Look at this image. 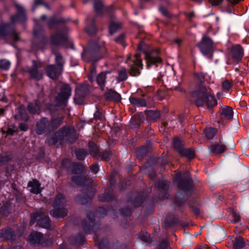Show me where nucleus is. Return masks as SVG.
I'll list each match as a JSON object with an SVG mask.
<instances>
[{
    "instance_id": "1",
    "label": "nucleus",
    "mask_w": 249,
    "mask_h": 249,
    "mask_svg": "<svg viewBox=\"0 0 249 249\" xmlns=\"http://www.w3.org/2000/svg\"><path fill=\"white\" fill-rule=\"evenodd\" d=\"M193 96L195 98L196 104L198 107L206 105L211 107L217 104V101L211 89L203 86H201L197 90L193 93Z\"/></svg>"
},
{
    "instance_id": "2",
    "label": "nucleus",
    "mask_w": 249,
    "mask_h": 249,
    "mask_svg": "<svg viewBox=\"0 0 249 249\" xmlns=\"http://www.w3.org/2000/svg\"><path fill=\"white\" fill-rule=\"evenodd\" d=\"M72 172L75 174V176L72 178V181L76 184L81 186L89 185L92 183L91 178H87L83 177L84 172V167L81 164L74 163L73 164Z\"/></svg>"
},
{
    "instance_id": "3",
    "label": "nucleus",
    "mask_w": 249,
    "mask_h": 249,
    "mask_svg": "<svg viewBox=\"0 0 249 249\" xmlns=\"http://www.w3.org/2000/svg\"><path fill=\"white\" fill-rule=\"evenodd\" d=\"M63 120L62 117L59 119H53L50 123L46 118H42L36 124V132L38 134H42L47 129H53L60 125V122Z\"/></svg>"
},
{
    "instance_id": "4",
    "label": "nucleus",
    "mask_w": 249,
    "mask_h": 249,
    "mask_svg": "<svg viewBox=\"0 0 249 249\" xmlns=\"http://www.w3.org/2000/svg\"><path fill=\"white\" fill-rule=\"evenodd\" d=\"M0 37L8 38L14 41L19 39L18 34L15 30L12 23L0 25Z\"/></svg>"
},
{
    "instance_id": "5",
    "label": "nucleus",
    "mask_w": 249,
    "mask_h": 249,
    "mask_svg": "<svg viewBox=\"0 0 249 249\" xmlns=\"http://www.w3.org/2000/svg\"><path fill=\"white\" fill-rule=\"evenodd\" d=\"M201 53L207 58L212 59L213 52V43L211 38L204 36L199 45Z\"/></svg>"
},
{
    "instance_id": "6",
    "label": "nucleus",
    "mask_w": 249,
    "mask_h": 249,
    "mask_svg": "<svg viewBox=\"0 0 249 249\" xmlns=\"http://www.w3.org/2000/svg\"><path fill=\"white\" fill-rule=\"evenodd\" d=\"M130 58L131 55L129 54L127 56L126 63L131 65L130 74L132 76H137L140 73V70L142 68V60L140 58V54H135L132 64L129 63V61H130Z\"/></svg>"
},
{
    "instance_id": "7",
    "label": "nucleus",
    "mask_w": 249,
    "mask_h": 249,
    "mask_svg": "<svg viewBox=\"0 0 249 249\" xmlns=\"http://www.w3.org/2000/svg\"><path fill=\"white\" fill-rule=\"evenodd\" d=\"M37 222V225L41 227L48 228L49 227V217L42 212L36 213L31 216L30 223L34 224Z\"/></svg>"
},
{
    "instance_id": "8",
    "label": "nucleus",
    "mask_w": 249,
    "mask_h": 249,
    "mask_svg": "<svg viewBox=\"0 0 249 249\" xmlns=\"http://www.w3.org/2000/svg\"><path fill=\"white\" fill-rule=\"evenodd\" d=\"M42 67V64L39 61H33V67L29 70L31 77L36 80H39L42 78L43 73L37 70Z\"/></svg>"
},
{
    "instance_id": "9",
    "label": "nucleus",
    "mask_w": 249,
    "mask_h": 249,
    "mask_svg": "<svg viewBox=\"0 0 249 249\" xmlns=\"http://www.w3.org/2000/svg\"><path fill=\"white\" fill-rule=\"evenodd\" d=\"M71 95V89L68 85H64L62 88L60 93L57 97V100L60 103H64Z\"/></svg>"
},
{
    "instance_id": "10",
    "label": "nucleus",
    "mask_w": 249,
    "mask_h": 249,
    "mask_svg": "<svg viewBox=\"0 0 249 249\" xmlns=\"http://www.w3.org/2000/svg\"><path fill=\"white\" fill-rule=\"evenodd\" d=\"M15 6L17 8L18 14L17 15L13 16L11 17L12 23H14L17 21H24L26 19V17L24 12V9L19 5L16 4Z\"/></svg>"
},
{
    "instance_id": "11",
    "label": "nucleus",
    "mask_w": 249,
    "mask_h": 249,
    "mask_svg": "<svg viewBox=\"0 0 249 249\" xmlns=\"http://www.w3.org/2000/svg\"><path fill=\"white\" fill-rule=\"evenodd\" d=\"M231 53L233 62L235 63H238L243 56V51L240 45L233 46L232 48Z\"/></svg>"
},
{
    "instance_id": "12",
    "label": "nucleus",
    "mask_w": 249,
    "mask_h": 249,
    "mask_svg": "<svg viewBox=\"0 0 249 249\" xmlns=\"http://www.w3.org/2000/svg\"><path fill=\"white\" fill-rule=\"evenodd\" d=\"M46 71L47 75L50 78L55 79L59 76L62 71H60V70L55 65H51L46 67Z\"/></svg>"
},
{
    "instance_id": "13",
    "label": "nucleus",
    "mask_w": 249,
    "mask_h": 249,
    "mask_svg": "<svg viewBox=\"0 0 249 249\" xmlns=\"http://www.w3.org/2000/svg\"><path fill=\"white\" fill-rule=\"evenodd\" d=\"M110 78V81H113L114 78L110 72H102L96 77V82L99 86H104L106 79Z\"/></svg>"
},
{
    "instance_id": "14",
    "label": "nucleus",
    "mask_w": 249,
    "mask_h": 249,
    "mask_svg": "<svg viewBox=\"0 0 249 249\" xmlns=\"http://www.w3.org/2000/svg\"><path fill=\"white\" fill-rule=\"evenodd\" d=\"M145 59L147 67H149L151 65H157L161 62L160 58L153 53H146Z\"/></svg>"
},
{
    "instance_id": "15",
    "label": "nucleus",
    "mask_w": 249,
    "mask_h": 249,
    "mask_svg": "<svg viewBox=\"0 0 249 249\" xmlns=\"http://www.w3.org/2000/svg\"><path fill=\"white\" fill-rule=\"evenodd\" d=\"M40 185L38 180L34 179L28 182V186L30 188V191L31 193L38 194L41 191Z\"/></svg>"
},
{
    "instance_id": "16",
    "label": "nucleus",
    "mask_w": 249,
    "mask_h": 249,
    "mask_svg": "<svg viewBox=\"0 0 249 249\" xmlns=\"http://www.w3.org/2000/svg\"><path fill=\"white\" fill-rule=\"evenodd\" d=\"M248 240L244 241L243 238L240 236L236 237L233 242V246L235 249H246L249 246Z\"/></svg>"
},
{
    "instance_id": "17",
    "label": "nucleus",
    "mask_w": 249,
    "mask_h": 249,
    "mask_svg": "<svg viewBox=\"0 0 249 249\" xmlns=\"http://www.w3.org/2000/svg\"><path fill=\"white\" fill-rule=\"evenodd\" d=\"M43 240V236L40 232L34 231L30 235L29 241L32 244H40Z\"/></svg>"
},
{
    "instance_id": "18",
    "label": "nucleus",
    "mask_w": 249,
    "mask_h": 249,
    "mask_svg": "<svg viewBox=\"0 0 249 249\" xmlns=\"http://www.w3.org/2000/svg\"><path fill=\"white\" fill-rule=\"evenodd\" d=\"M209 149L211 154L216 155L223 152L226 150V146L222 144H214L210 146Z\"/></svg>"
},
{
    "instance_id": "19",
    "label": "nucleus",
    "mask_w": 249,
    "mask_h": 249,
    "mask_svg": "<svg viewBox=\"0 0 249 249\" xmlns=\"http://www.w3.org/2000/svg\"><path fill=\"white\" fill-rule=\"evenodd\" d=\"M130 103L133 105L137 107H145L146 102L145 100L142 98H136L134 97H130L129 98Z\"/></svg>"
},
{
    "instance_id": "20",
    "label": "nucleus",
    "mask_w": 249,
    "mask_h": 249,
    "mask_svg": "<svg viewBox=\"0 0 249 249\" xmlns=\"http://www.w3.org/2000/svg\"><path fill=\"white\" fill-rule=\"evenodd\" d=\"M39 103L36 101L35 103H29L28 106L29 111L33 114H38L40 112Z\"/></svg>"
},
{
    "instance_id": "21",
    "label": "nucleus",
    "mask_w": 249,
    "mask_h": 249,
    "mask_svg": "<svg viewBox=\"0 0 249 249\" xmlns=\"http://www.w3.org/2000/svg\"><path fill=\"white\" fill-rule=\"evenodd\" d=\"M67 213V211L62 208H56L55 210L51 211V214L55 217H63Z\"/></svg>"
},
{
    "instance_id": "22",
    "label": "nucleus",
    "mask_w": 249,
    "mask_h": 249,
    "mask_svg": "<svg viewBox=\"0 0 249 249\" xmlns=\"http://www.w3.org/2000/svg\"><path fill=\"white\" fill-rule=\"evenodd\" d=\"M106 98L108 100L119 101L121 99V96L115 91L109 90L105 94Z\"/></svg>"
},
{
    "instance_id": "23",
    "label": "nucleus",
    "mask_w": 249,
    "mask_h": 249,
    "mask_svg": "<svg viewBox=\"0 0 249 249\" xmlns=\"http://www.w3.org/2000/svg\"><path fill=\"white\" fill-rule=\"evenodd\" d=\"M227 119H231L233 117V110L229 107H225L221 109V113Z\"/></svg>"
},
{
    "instance_id": "24",
    "label": "nucleus",
    "mask_w": 249,
    "mask_h": 249,
    "mask_svg": "<svg viewBox=\"0 0 249 249\" xmlns=\"http://www.w3.org/2000/svg\"><path fill=\"white\" fill-rule=\"evenodd\" d=\"M65 203V199L62 194H58L53 202V206L54 208H57L58 207L62 206Z\"/></svg>"
},
{
    "instance_id": "25",
    "label": "nucleus",
    "mask_w": 249,
    "mask_h": 249,
    "mask_svg": "<svg viewBox=\"0 0 249 249\" xmlns=\"http://www.w3.org/2000/svg\"><path fill=\"white\" fill-rule=\"evenodd\" d=\"M217 130L213 128H207L204 131V134L207 139L210 140L213 139L216 134Z\"/></svg>"
},
{
    "instance_id": "26",
    "label": "nucleus",
    "mask_w": 249,
    "mask_h": 249,
    "mask_svg": "<svg viewBox=\"0 0 249 249\" xmlns=\"http://www.w3.org/2000/svg\"><path fill=\"white\" fill-rule=\"evenodd\" d=\"M55 61L57 65V66L56 67L58 68L59 70H60V71H62L63 65L64 64V61L63 60V58L62 55L59 53H55Z\"/></svg>"
},
{
    "instance_id": "27",
    "label": "nucleus",
    "mask_w": 249,
    "mask_h": 249,
    "mask_svg": "<svg viewBox=\"0 0 249 249\" xmlns=\"http://www.w3.org/2000/svg\"><path fill=\"white\" fill-rule=\"evenodd\" d=\"M18 114H17L16 115V117L17 118H20V119L24 120H27L28 119V116L25 112L24 108L22 106L19 107L18 108Z\"/></svg>"
},
{
    "instance_id": "28",
    "label": "nucleus",
    "mask_w": 249,
    "mask_h": 249,
    "mask_svg": "<svg viewBox=\"0 0 249 249\" xmlns=\"http://www.w3.org/2000/svg\"><path fill=\"white\" fill-rule=\"evenodd\" d=\"M10 205L9 202H5L3 203L2 206L0 207V213L3 215H7L10 212Z\"/></svg>"
},
{
    "instance_id": "29",
    "label": "nucleus",
    "mask_w": 249,
    "mask_h": 249,
    "mask_svg": "<svg viewBox=\"0 0 249 249\" xmlns=\"http://www.w3.org/2000/svg\"><path fill=\"white\" fill-rule=\"evenodd\" d=\"M14 233L11 229H7L1 232V236L7 240H13L14 239Z\"/></svg>"
},
{
    "instance_id": "30",
    "label": "nucleus",
    "mask_w": 249,
    "mask_h": 249,
    "mask_svg": "<svg viewBox=\"0 0 249 249\" xmlns=\"http://www.w3.org/2000/svg\"><path fill=\"white\" fill-rule=\"evenodd\" d=\"M122 27V24L120 22H112L109 26V31L111 34H113Z\"/></svg>"
},
{
    "instance_id": "31",
    "label": "nucleus",
    "mask_w": 249,
    "mask_h": 249,
    "mask_svg": "<svg viewBox=\"0 0 249 249\" xmlns=\"http://www.w3.org/2000/svg\"><path fill=\"white\" fill-rule=\"evenodd\" d=\"M63 39V36L61 34H56L52 36L51 42L53 44L59 45Z\"/></svg>"
},
{
    "instance_id": "32",
    "label": "nucleus",
    "mask_w": 249,
    "mask_h": 249,
    "mask_svg": "<svg viewBox=\"0 0 249 249\" xmlns=\"http://www.w3.org/2000/svg\"><path fill=\"white\" fill-rule=\"evenodd\" d=\"M173 145L176 149H177L179 153L182 150V147L183 146L182 142L178 138H175L173 142Z\"/></svg>"
},
{
    "instance_id": "33",
    "label": "nucleus",
    "mask_w": 249,
    "mask_h": 249,
    "mask_svg": "<svg viewBox=\"0 0 249 249\" xmlns=\"http://www.w3.org/2000/svg\"><path fill=\"white\" fill-rule=\"evenodd\" d=\"M118 82L125 80L127 79V74L126 70L124 68H122L119 71L118 76L117 78Z\"/></svg>"
},
{
    "instance_id": "34",
    "label": "nucleus",
    "mask_w": 249,
    "mask_h": 249,
    "mask_svg": "<svg viewBox=\"0 0 249 249\" xmlns=\"http://www.w3.org/2000/svg\"><path fill=\"white\" fill-rule=\"evenodd\" d=\"M180 153L188 159H192L194 157V150L191 149L184 150L182 149Z\"/></svg>"
},
{
    "instance_id": "35",
    "label": "nucleus",
    "mask_w": 249,
    "mask_h": 249,
    "mask_svg": "<svg viewBox=\"0 0 249 249\" xmlns=\"http://www.w3.org/2000/svg\"><path fill=\"white\" fill-rule=\"evenodd\" d=\"M87 154V152L84 149H79L76 151V157L80 160H83Z\"/></svg>"
},
{
    "instance_id": "36",
    "label": "nucleus",
    "mask_w": 249,
    "mask_h": 249,
    "mask_svg": "<svg viewBox=\"0 0 249 249\" xmlns=\"http://www.w3.org/2000/svg\"><path fill=\"white\" fill-rule=\"evenodd\" d=\"M94 7L96 13L100 14L103 9L102 2L100 0H95L94 2Z\"/></svg>"
},
{
    "instance_id": "37",
    "label": "nucleus",
    "mask_w": 249,
    "mask_h": 249,
    "mask_svg": "<svg viewBox=\"0 0 249 249\" xmlns=\"http://www.w3.org/2000/svg\"><path fill=\"white\" fill-rule=\"evenodd\" d=\"M10 66V63L9 61L2 59L0 60V68L7 70L9 69Z\"/></svg>"
},
{
    "instance_id": "38",
    "label": "nucleus",
    "mask_w": 249,
    "mask_h": 249,
    "mask_svg": "<svg viewBox=\"0 0 249 249\" xmlns=\"http://www.w3.org/2000/svg\"><path fill=\"white\" fill-rule=\"evenodd\" d=\"M86 32L89 34H93L96 32V29L94 25H92L90 26H87L86 28Z\"/></svg>"
},
{
    "instance_id": "39",
    "label": "nucleus",
    "mask_w": 249,
    "mask_h": 249,
    "mask_svg": "<svg viewBox=\"0 0 249 249\" xmlns=\"http://www.w3.org/2000/svg\"><path fill=\"white\" fill-rule=\"evenodd\" d=\"M69 128L68 127L64 128L63 130H60L59 132L57 133L58 135L60 137H63L64 136H67L69 132Z\"/></svg>"
},
{
    "instance_id": "40",
    "label": "nucleus",
    "mask_w": 249,
    "mask_h": 249,
    "mask_svg": "<svg viewBox=\"0 0 249 249\" xmlns=\"http://www.w3.org/2000/svg\"><path fill=\"white\" fill-rule=\"evenodd\" d=\"M17 127L13 125H11L9 126L8 130H7V133L10 135H12L14 132L17 131Z\"/></svg>"
},
{
    "instance_id": "41",
    "label": "nucleus",
    "mask_w": 249,
    "mask_h": 249,
    "mask_svg": "<svg viewBox=\"0 0 249 249\" xmlns=\"http://www.w3.org/2000/svg\"><path fill=\"white\" fill-rule=\"evenodd\" d=\"M231 87V83L227 80H225L222 84V87L224 89L228 90Z\"/></svg>"
},
{
    "instance_id": "42",
    "label": "nucleus",
    "mask_w": 249,
    "mask_h": 249,
    "mask_svg": "<svg viewBox=\"0 0 249 249\" xmlns=\"http://www.w3.org/2000/svg\"><path fill=\"white\" fill-rule=\"evenodd\" d=\"M124 35H121L115 40L117 43H120L124 45Z\"/></svg>"
},
{
    "instance_id": "43",
    "label": "nucleus",
    "mask_w": 249,
    "mask_h": 249,
    "mask_svg": "<svg viewBox=\"0 0 249 249\" xmlns=\"http://www.w3.org/2000/svg\"><path fill=\"white\" fill-rule=\"evenodd\" d=\"M148 115L153 116L154 119H156L160 117V113L158 112H154L153 111H149L148 112Z\"/></svg>"
},
{
    "instance_id": "44",
    "label": "nucleus",
    "mask_w": 249,
    "mask_h": 249,
    "mask_svg": "<svg viewBox=\"0 0 249 249\" xmlns=\"http://www.w3.org/2000/svg\"><path fill=\"white\" fill-rule=\"evenodd\" d=\"M90 169L94 173H97L99 170V166L97 164H95L91 166Z\"/></svg>"
},
{
    "instance_id": "45",
    "label": "nucleus",
    "mask_w": 249,
    "mask_h": 249,
    "mask_svg": "<svg viewBox=\"0 0 249 249\" xmlns=\"http://www.w3.org/2000/svg\"><path fill=\"white\" fill-rule=\"evenodd\" d=\"M159 10L162 14L163 15L167 17L168 16V12L166 8L161 6L160 7Z\"/></svg>"
},
{
    "instance_id": "46",
    "label": "nucleus",
    "mask_w": 249,
    "mask_h": 249,
    "mask_svg": "<svg viewBox=\"0 0 249 249\" xmlns=\"http://www.w3.org/2000/svg\"><path fill=\"white\" fill-rule=\"evenodd\" d=\"M223 0H209L210 2L213 5H218L220 4Z\"/></svg>"
},
{
    "instance_id": "47",
    "label": "nucleus",
    "mask_w": 249,
    "mask_h": 249,
    "mask_svg": "<svg viewBox=\"0 0 249 249\" xmlns=\"http://www.w3.org/2000/svg\"><path fill=\"white\" fill-rule=\"evenodd\" d=\"M19 128L21 130L24 131H27L28 130V125L26 124H20L19 125Z\"/></svg>"
},
{
    "instance_id": "48",
    "label": "nucleus",
    "mask_w": 249,
    "mask_h": 249,
    "mask_svg": "<svg viewBox=\"0 0 249 249\" xmlns=\"http://www.w3.org/2000/svg\"><path fill=\"white\" fill-rule=\"evenodd\" d=\"M92 196L93 195L89 197L88 198L86 199V200L81 198L80 200H79L80 202L82 204H85L86 203H87L91 199V196Z\"/></svg>"
},
{
    "instance_id": "49",
    "label": "nucleus",
    "mask_w": 249,
    "mask_h": 249,
    "mask_svg": "<svg viewBox=\"0 0 249 249\" xmlns=\"http://www.w3.org/2000/svg\"><path fill=\"white\" fill-rule=\"evenodd\" d=\"M145 45L143 42H141L138 46L137 49L139 51H143V47Z\"/></svg>"
},
{
    "instance_id": "50",
    "label": "nucleus",
    "mask_w": 249,
    "mask_h": 249,
    "mask_svg": "<svg viewBox=\"0 0 249 249\" xmlns=\"http://www.w3.org/2000/svg\"><path fill=\"white\" fill-rule=\"evenodd\" d=\"M232 4H235L238 3L241 0H227Z\"/></svg>"
},
{
    "instance_id": "51",
    "label": "nucleus",
    "mask_w": 249,
    "mask_h": 249,
    "mask_svg": "<svg viewBox=\"0 0 249 249\" xmlns=\"http://www.w3.org/2000/svg\"><path fill=\"white\" fill-rule=\"evenodd\" d=\"M233 215H234V216L235 218L234 221L235 222L238 221L240 218L239 215L238 214H237V213H233Z\"/></svg>"
},
{
    "instance_id": "52",
    "label": "nucleus",
    "mask_w": 249,
    "mask_h": 249,
    "mask_svg": "<svg viewBox=\"0 0 249 249\" xmlns=\"http://www.w3.org/2000/svg\"><path fill=\"white\" fill-rule=\"evenodd\" d=\"M94 74V72L93 71H92L91 72V74L90 75H89V80L92 82L93 81V77H92V75Z\"/></svg>"
},
{
    "instance_id": "53",
    "label": "nucleus",
    "mask_w": 249,
    "mask_h": 249,
    "mask_svg": "<svg viewBox=\"0 0 249 249\" xmlns=\"http://www.w3.org/2000/svg\"><path fill=\"white\" fill-rule=\"evenodd\" d=\"M99 115H100V113L99 111H96L95 113H94V117L97 118V119H101V118L99 116Z\"/></svg>"
},
{
    "instance_id": "54",
    "label": "nucleus",
    "mask_w": 249,
    "mask_h": 249,
    "mask_svg": "<svg viewBox=\"0 0 249 249\" xmlns=\"http://www.w3.org/2000/svg\"><path fill=\"white\" fill-rule=\"evenodd\" d=\"M92 47H93V49L94 50H95V51H98L99 50V47L96 44H95Z\"/></svg>"
},
{
    "instance_id": "55",
    "label": "nucleus",
    "mask_w": 249,
    "mask_h": 249,
    "mask_svg": "<svg viewBox=\"0 0 249 249\" xmlns=\"http://www.w3.org/2000/svg\"><path fill=\"white\" fill-rule=\"evenodd\" d=\"M34 2H35V4L36 5H37L41 4L42 2V0H35Z\"/></svg>"
},
{
    "instance_id": "56",
    "label": "nucleus",
    "mask_w": 249,
    "mask_h": 249,
    "mask_svg": "<svg viewBox=\"0 0 249 249\" xmlns=\"http://www.w3.org/2000/svg\"><path fill=\"white\" fill-rule=\"evenodd\" d=\"M187 16L190 19H191L194 16V12L189 13Z\"/></svg>"
},
{
    "instance_id": "57",
    "label": "nucleus",
    "mask_w": 249,
    "mask_h": 249,
    "mask_svg": "<svg viewBox=\"0 0 249 249\" xmlns=\"http://www.w3.org/2000/svg\"><path fill=\"white\" fill-rule=\"evenodd\" d=\"M174 41L175 43L179 45L181 42V40L180 39L178 38L175 39Z\"/></svg>"
},
{
    "instance_id": "58",
    "label": "nucleus",
    "mask_w": 249,
    "mask_h": 249,
    "mask_svg": "<svg viewBox=\"0 0 249 249\" xmlns=\"http://www.w3.org/2000/svg\"><path fill=\"white\" fill-rule=\"evenodd\" d=\"M103 158L105 159L106 161H107L109 160V156H106L105 154L103 155Z\"/></svg>"
},
{
    "instance_id": "59",
    "label": "nucleus",
    "mask_w": 249,
    "mask_h": 249,
    "mask_svg": "<svg viewBox=\"0 0 249 249\" xmlns=\"http://www.w3.org/2000/svg\"><path fill=\"white\" fill-rule=\"evenodd\" d=\"M46 17L45 15H42L40 17V19L42 20H44L46 19Z\"/></svg>"
},
{
    "instance_id": "60",
    "label": "nucleus",
    "mask_w": 249,
    "mask_h": 249,
    "mask_svg": "<svg viewBox=\"0 0 249 249\" xmlns=\"http://www.w3.org/2000/svg\"><path fill=\"white\" fill-rule=\"evenodd\" d=\"M4 112V110L3 109L0 108V115H2L3 114Z\"/></svg>"
},
{
    "instance_id": "61",
    "label": "nucleus",
    "mask_w": 249,
    "mask_h": 249,
    "mask_svg": "<svg viewBox=\"0 0 249 249\" xmlns=\"http://www.w3.org/2000/svg\"><path fill=\"white\" fill-rule=\"evenodd\" d=\"M12 249H23L21 247H16L15 248H13Z\"/></svg>"
},
{
    "instance_id": "62",
    "label": "nucleus",
    "mask_w": 249,
    "mask_h": 249,
    "mask_svg": "<svg viewBox=\"0 0 249 249\" xmlns=\"http://www.w3.org/2000/svg\"><path fill=\"white\" fill-rule=\"evenodd\" d=\"M101 200L102 201H107V199H106V198H101Z\"/></svg>"
},
{
    "instance_id": "63",
    "label": "nucleus",
    "mask_w": 249,
    "mask_h": 249,
    "mask_svg": "<svg viewBox=\"0 0 249 249\" xmlns=\"http://www.w3.org/2000/svg\"><path fill=\"white\" fill-rule=\"evenodd\" d=\"M141 2H145V1H148L149 0H140Z\"/></svg>"
},
{
    "instance_id": "64",
    "label": "nucleus",
    "mask_w": 249,
    "mask_h": 249,
    "mask_svg": "<svg viewBox=\"0 0 249 249\" xmlns=\"http://www.w3.org/2000/svg\"><path fill=\"white\" fill-rule=\"evenodd\" d=\"M144 240L146 242H148L150 241V240H149L148 239H145Z\"/></svg>"
}]
</instances>
